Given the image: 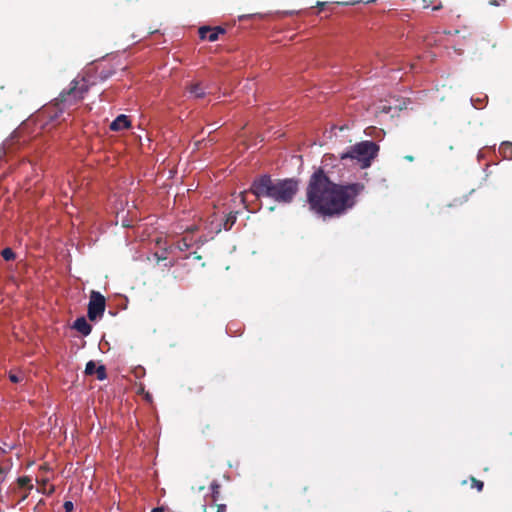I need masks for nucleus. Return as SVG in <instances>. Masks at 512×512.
<instances>
[{
    "label": "nucleus",
    "instance_id": "nucleus-1",
    "mask_svg": "<svg viewBox=\"0 0 512 512\" xmlns=\"http://www.w3.org/2000/svg\"><path fill=\"white\" fill-rule=\"evenodd\" d=\"M364 189V184L360 182L335 183L324 168L319 167L309 177L305 190L306 202L310 210L320 216H341L356 205Z\"/></svg>",
    "mask_w": 512,
    "mask_h": 512
},
{
    "label": "nucleus",
    "instance_id": "nucleus-2",
    "mask_svg": "<svg viewBox=\"0 0 512 512\" xmlns=\"http://www.w3.org/2000/svg\"><path fill=\"white\" fill-rule=\"evenodd\" d=\"M300 181L296 178H273L269 174H262L256 177L248 190L241 192V202L251 211H256L259 206L250 207L248 203L249 194L255 197V200L269 198L282 205L293 202L299 192Z\"/></svg>",
    "mask_w": 512,
    "mask_h": 512
},
{
    "label": "nucleus",
    "instance_id": "nucleus-3",
    "mask_svg": "<svg viewBox=\"0 0 512 512\" xmlns=\"http://www.w3.org/2000/svg\"><path fill=\"white\" fill-rule=\"evenodd\" d=\"M379 146L372 141H363L350 148L349 151L340 155L341 160H355L360 168L370 167L372 160L377 156Z\"/></svg>",
    "mask_w": 512,
    "mask_h": 512
},
{
    "label": "nucleus",
    "instance_id": "nucleus-4",
    "mask_svg": "<svg viewBox=\"0 0 512 512\" xmlns=\"http://www.w3.org/2000/svg\"><path fill=\"white\" fill-rule=\"evenodd\" d=\"M89 90V83L85 78L74 79L68 90L60 93V101L72 106L81 101Z\"/></svg>",
    "mask_w": 512,
    "mask_h": 512
},
{
    "label": "nucleus",
    "instance_id": "nucleus-5",
    "mask_svg": "<svg viewBox=\"0 0 512 512\" xmlns=\"http://www.w3.org/2000/svg\"><path fill=\"white\" fill-rule=\"evenodd\" d=\"M72 105L69 103H63L60 101V96L54 100L51 104L45 106L40 113L46 121L45 124L51 123L53 125L60 123V117L63 112L70 108Z\"/></svg>",
    "mask_w": 512,
    "mask_h": 512
},
{
    "label": "nucleus",
    "instance_id": "nucleus-6",
    "mask_svg": "<svg viewBox=\"0 0 512 512\" xmlns=\"http://www.w3.org/2000/svg\"><path fill=\"white\" fill-rule=\"evenodd\" d=\"M105 307V297L98 291H91L87 311L89 320L95 321L101 318L104 314Z\"/></svg>",
    "mask_w": 512,
    "mask_h": 512
},
{
    "label": "nucleus",
    "instance_id": "nucleus-7",
    "mask_svg": "<svg viewBox=\"0 0 512 512\" xmlns=\"http://www.w3.org/2000/svg\"><path fill=\"white\" fill-rule=\"evenodd\" d=\"M225 30L220 27H209L203 26L199 28V37L202 40H208L209 42H214L218 40L220 34H224Z\"/></svg>",
    "mask_w": 512,
    "mask_h": 512
},
{
    "label": "nucleus",
    "instance_id": "nucleus-8",
    "mask_svg": "<svg viewBox=\"0 0 512 512\" xmlns=\"http://www.w3.org/2000/svg\"><path fill=\"white\" fill-rule=\"evenodd\" d=\"M187 91L191 96L197 99L204 98L207 94L206 87L201 82L191 83L187 86Z\"/></svg>",
    "mask_w": 512,
    "mask_h": 512
},
{
    "label": "nucleus",
    "instance_id": "nucleus-9",
    "mask_svg": "<svg viewBox=\"0 0 512 512\" xmlns=\"http://www.w3.org/2000/svg\"><path fill=\"white\" fill-rule=\"evenodd\" d=\"M131 122L126 115H119L116 119L110 124V129L112 131H121L129 128Z\"/></svg>",
    "mask_w": 512,
    "mask_h": 512
},
{
    "label": "nucleus",
    "instance_id": "nucleus-10",
    "mask_svg": "<svg viewBox=\"0 0 512 512\" xmlns=\"http://www.w3.org/2000/svg\"><path fill=\"white\" fill-rule=\"evenodd\" d=\"M73 328L76 329L83 336H88L92 331V326L87 322L84 317H79L75 320Z\"/></svg>",
    "mask_w": 512,
    "mask_h": 512
},
{
    "label": "nucleus",
    "instance_id": "nucleus-11",
    "mask_svg": "<svg viewBox=\"0 0 512 512\" xmlns=\"http://www.w3.org/2000/svg\"><path fill=\"white\" fill-rule=\"evenodd\" d=\"M499 153L503 156V158L511 160L512 159V142H509V141L502 142L499 147Z\"/></svg>",
    "mask_w": 512,
    "mask_h": 512
},
{
    "label": "nucleus",
    "instance_id": "nucleus-12",
    "mask_svg": "<svg viewBox=\"0 0 512 512\" xmlns=\"http://www.w3.org/2000/svg\"><path fill=\"white\" fill-rule=\"evenodd\" d=\"M237 214H238V212H230L226 216L225 221L223 223V228L225 230H230L232 228V226L235 224V222L237 220Z\"/></svg>",
    "mask_w": 512,
    "mask_h": 512
},
{
    "label": "nucleus",
    "instance_id": "nucleus-13",
    "mask_svg": "<svg viewBox=\"0 0 512 512\" xmlns=\"http://www.w3.org/2000/svg\"><path fill=\"white\" fill-rule=\"evenodd\" d=\"M211 488V500L217 502L220 498L221 485L217 481H213L210 485Z\"/></svg>",
    "mask_w": 512,
    "mask_h": 512
},
{
    "label": "nucleus",
    "instance_id": "nucleus-14",
    "mask_svg": "<svg viewBox=\"0 0 512 512\" xmlns=\"http://www.w3.org/2000/svg\"><path fill=\"white\" fill-rule=\"evenodd\" d=\"M17 483L20 488H27L28 490H31L33 488V485L31 484V479L27 476L19 477L17 479Z\"/></svg>",
    "mask_w": 512,
    "mask_h": 512
},
{
    "label": "nucleus",
    "instance_id": "nucleus-15",
    "mask_svg": "<svg viewBox=\"0 0 512 512\" xmlns=\"http://www.w3.org/2000/svg\"><path fill=\"white\" fill-rule=\"evenodd\" d=\"M199 431L202 435L208 436L213 431V426L210 423L207 422H201L199 424Z\"/></svg>",
    "mask_w": 512,
    "mask_h": 512
},
{
    "label": "nucleus",
    "instance_id": "nucleus-16",
    "mask_svg": "<svg viewBox=\"0 0 512 512\" xmlns=\"http://www.w3.org/2000/svg\"><path fill=\"white\" fill-rule=\"evenodd\" d=\"M177 247L181 250V251H185V250H188L190 247H191V239H188V237H183L182 239H180L177 243Z\"/></svg>",
    "mask_w": 512,
    "mask_h": 512
},
{
    "label": "nucleus",
    "instance_id": "nucleus-17",
    "mask_svg": "<svg viewBox=\"0 0 512 512\" xmlns=\"http://www.w3.org/2000/svg\"><path fill=\"white\" fill-rule=\"evenodd\" d=\"M1 256L6 261H11L16 258V254L14 253V251L11 248H4L1 252Z\"/></svg>",
    "mask_w": 512,
    "mask_h": 512
},
{
    "label": "nucleus",
    "instance_id": "nucleus-18",
    "mask_svg": "<svg viewBox=\"0 0 512 512\" xmlns=\"http://www.w3.org/2000/svg\"><path fill=\"white\" fill-rule=\"evenodd\" d=\"M96 377L98 380L102 381L107 378L106 368L104 365H99L96 369Z\"/></svg>",
    "mask_w": 512,
    "mask_h": 512
},
{
    "label": "nucleus",
    "instance_id": "nucleus-19",
    "mask_svg": "<svg viewBox=\"0 0 512 512\" xmlns=\"http://www.w3.org/2000/svg\"><path fill=\"white\" fill-rule=\"evenodd\" d=\"M96 369H97V367H96L95 362L91 360V361L87 362V364H86L85 374L86 375H93V374H95Z\"/></svg>",
    "mask_w": 512,
    "mask_h": 512
},
{
    "label": "nucleus",
    "instance_id": "nucleus-20",
    "mask_svg": "<svg viewBox=\"0 0 512 512\" xmlns=\"http://www.w3.org/2000/svg\"><path fill=\"white\" fill-rule=\"evenodd\" d=\"M471 486L476 488L478 491H482L484 487V483L475 477H471Z\"/></svg>",
    "mask_w": 512,
    "mask_h": 512
},
{
    "label": "nucleus",
    "instance_id": "nucleus-21",
    "mask_svg": "<svg viewBox=\"0 0 512 512\" xmlns=\"http://www.w3.org/2000/svg\"><path fill=\"white\" fill-rule=\"evenodd\" d=\"M65 512H71L74 508V505L71 501H65L63 505Z\"/></svg>",
    "mask_w": 512,
    "mask_h": 512
},
{
    "label": "nucleus",
    "instance_id": "nucleus-22",
    "mask_svg": "<svg viewBox=\"0 0 512 512\" xmlns=\"http://www.w3.org/2000/svg\"><path fill=\"white\" fill-rule=\"evenodd\" d=\"M203 389H204V386L200 385V384H196L194 387H189V390L191 392H196V393H200Z\"/></svg>",
    "mask_w": 512,
    "mask_h": 512
},
{
    "label": "nucleus",
    "instance_id": "nucleus-23",
    "mask_svg": "<svg viewBox=\"0 0 512 512\" xmlns=\"http://www.w3.org/2000/svg\"><path fill=\"white\" fill-rule=\"evenodd\" d=\"M217 511L216 512H226L227 506L225 504H217Z\"/></svg>",
    "mask_w": 512,
    "mask_h": 512
},
{
    "label": "nucleus",
    "instance_id": "nucleus-24",
    "mask_svg": "<svg viewBox=\"0 0 512 512\" xmlns=\"http://www.w3.org/2000/svg\"><path fill=\"white\" fill-rule=\"evenodd\" d=\"M9 378L14 383H17V382L20 381V378L17 375H15V374H10Z\"/></svg>",
    "mask_w": 512,
    "mask_h": 512
},
{
    "label": "nucleus",
    "instance_id": "nucleus-25",
    "mask_svg": "<svg viewBox=\"0 0 512 512\" xmlns=\"http://www.w3.org/2000/svg\"><path fill=\"white\" fill-rule=\"evenodd\" d=\"M4 473H5L4 468L0 466V483H2L4 480Z\"/></svg>",
    "mask_w": 512,
    "mask_h": 512
},
{
    "label": "nucleus",
    "instance_id": "nucleus-26",
    "mask_svg": "<svg viewBox=\"0 0 512 512\" xmlns=\"http://www.w3.org/2000/svg\"><path fill=\"white\" fill-rule=\"evenodd\" d=\"M151 512H164V508L163 507H156V508H153Z\"/></svg>",
    "mask_w": 512,
    "mask_h": 512
},
{
    "label": "nucleus",
    "instance_id": "nucleus-27",
    "mask_svg": "<svg viewBox=\"0 0 512 512\" xmlns=\"http://www.w3.org/2000/svg\"><path fill=\"white\" fill-rule=\"evenodd\" d=\"M442 8L441 2H439L437 5L432 7V10H440Z\"/></svg>",
    "mask_w": 512,
    "mask_h": 512
},
{
    "label": "nucleus",
    "instance_id": "nucleus-28",
    "mask_svg": "<svg viewBox=\"0 0 512 512\" xmlns=\"http://www.w3.org/2000/svg\"><path fill=\"white\" fill-rule=\"evenodd\" d=\"M390 110H391L390 106H383V108H382V111L385 112V113H389Z\"/></svg>",
    "mask_w": 512,
    "mask_h": 512
},
{
    "label": "nucleus",
    "instance_id": "nucleus-29",
    "mask_svg": "<svg viewBox=\"0 0 512 512\" xmlns=\"http://www.w3.org/2000/svg\"><path fill=\"white\" fill-rule=\"evenodd\" d=\"M404 158L410 162L414 160V157L412 155H406Z\"/></svg>",
    "mask_w": 512,
    "mask_h": 512
},
{
    "label": "nucleus",
    "instance_id": "nucleus-30",
    "mask_svg": "<svg viewBox=\"0 0 512 512\" xmlns=\"http://www.w3.org/2000/svg\"><path fill=\"white\" fill-rule=\"evenodd\" d=\"M12 449V446H8V449H2V447H0V450L3 452V453H7L8 451H10Z\"/></svg>",
    "mask_w": 512,
    "mask_h": 512
},
{
    "label": "nucleus",
    "instance_id": "nucleus-31",
    "mask_svg": "<svg viewBox=\"0 0 512 512\" xmlns=\"http://www.w3.org/2000/svg\"><path fill=\"white\" fill-rule=\"evenodd\" d=\"M28 494H24L23 496H21V499L18 501V503H20L21 501H24L26 498H27Z\"/></svg>",
    "mask_w": 512,
    "mask_h": 512
},
{
    "label": "nucleus",
    "instance_id": "nucleus-32",
    "mask_svg": "<svg viewBox=\"0 0 512 512\" xmlns=\"http://www.w3.org/2000/svg\"><path fill=\"white\" fill-rule=\"evenodd\" d=\"M319 7L323 8L325 6V3L324 2H318L317 4Z\"/></svg>",
    "mask_w": 512,
    "mask_h": 512
},
{
    "label": "nucleus",
    "instance_id": "nucleus-33",
    "mask_svg": "<svg viewBox=\"0 0 512 512\" xmlns=\"http://www.w3.org/2000/svg\"><path fill=\"white\" fill-rule=\"evenodd\" d=\"M203 512H206V506L204 505V511Z\"/></svg>",
    "mask_w": 512,
    "mask_h": 512
}]
</instances>
